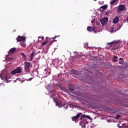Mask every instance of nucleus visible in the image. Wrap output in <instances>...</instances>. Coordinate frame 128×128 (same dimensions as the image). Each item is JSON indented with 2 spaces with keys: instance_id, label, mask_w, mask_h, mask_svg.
Instances as JSON below:
<instances>
[{
  "instance_id": "28",
  "label": "nucleus",
  "mask_w": 128,
  "mask_h": 128,
  "mask_svg": "<svg viewBox=\"0 0 128 128\" xmlns=\"http://www.w3.org/2000/svg\"><path fill=\"white\" fill-rule=\"evenodd\" d=\"M38 38H41V40H44V36H38Z\"/></svg>"
},
{
  "instance_id": "37",
  "label": "nucleus",
  "mask_w": 128,
  "mask_h": 128,
  "mask_svg": "<svg viewBox=\"0 0 128 128\" xmlns=\"http://www.w3.org/2000/svg\"><path fill=\"white\" fill-rule=\"evenodd\" d=\"M50 74V72H49V74Z\"/></svg>"
},
{
  "instance_id": "35",
  "label": "nucleus",
  "mask_w": 128,
  "mask_h": 128,
  "mask_svg": "<svg viewBox=\"0 0 128 128\" xmlns=\"http://www.w3.org/2000/svg\"><path fill=\"white\" fill-rule=\"evenodd\" d=\"M32 78H30V80H32Z\"/></svg>"
},
{
  "instance_id": "8",
  "label": "nucleus",
  "mask_w": 128,
  "mask_h": 128,
  "mask_svg": "<svg viewBox=\"0 0 128 128\" xmlns=\"http://www.w3.org/2000/svg\"><path fill=\"white\" fill-rule=\"evenodd\" d=\"M16 40L17 42H24V41L26 40V37L18 36L16 38Z\"/></svg>"
},
{
  "instance_id": "24",
  "label": "nucleus",
  "mask_w": 128,
  "mask_h": 128,
  "mask_svg": "<svg viewBox=\"0 0 128 128\" xmlns=\"http://www.w3.org/2000/svg\"><path fill=\"white\" fill-rule=\"evenodd\" d=\"M118 57L116 56H114L112 59V62H118Z\"/></svg>"
},
{
  "instance_id": "31",
  "label": "nucleus",
  "mask_w": 128,
  "mask_h": 128,
  "mask_svg": "<svg viewBox=\"0 0 128 128\" xmlns=\"http://www.w3.org/2000/svg\"><path fill=\"white\" fill-rule=\"evenodd\" d=\"M100 12H104V9H103L102 10V9L100 10Z\"/></svg>"
},
{
  "instance_id": "15",
  "label": "nucleus",
  "mask_w": 128,
  "mask_h": 128,
  "mask_svg": "<svg viewBox=\"0 0 128 128\" xmlns=\"http://www.w3.org/2000/svg\"><path fill=\"white\" fill-rule=\"evenodd\" d=\"M68 88L70 90H74V86L72 84H70L68 86Z\"/></svg>"
},
{
  "instance_id": "14",
  "label": "nucleus",
  "mask_w": 128,
  "mask_h": 128,
  "mask_svg": "<svg viewBox=\"0 0 128 128\" xmlns=\"http://www.w3.org/2000/svg\"><path fill=\"white\" fill-rule=\"evenodd\" d=\"M16 52V48H14L10 49L9 54H14V52Z\"/></svg>"
},
{
  "instance_id": "18",
  "label": "nucleus",
  "mask_w": 128,
  "mask_h": 128,
  "mask_svg": "<svg viewBox=\"0 0 128 128\" xmlns=\"http://www.w3.org/2000/svg\"><path fill=\"white\" fill-rule=\"evenodd\" d=\"M58 36H54V37L52 38V39H53L52 42H51L49 44H50V46H51V44H52V42H56V40H56V38H58Z\"/></svg>"
},
{
  "instance_id": "25",
  "label": "nucleus",
  "mask_w": 128,
  "mask_h": 128,
  "mask_svg": "<svg viewBox=\"0 0 128 128\" xmlns=\"http://www.w3.org/2000/svg\"><path fill=\"white\" fill-rule=\"evenodd\" d=\"M46 44H48V41L44 42L42 44L41 46H44Z\"/></svg>"
},
{
  "instance_id": "10",
  "label": "nucleus",
  "mask_w": 128,
  "mask_h": 128,
  "mask_svg": "<svg viewBox=\"0 0 128 128\" xmlns=\"http://www.w3.org/2000/svg\"><path fill=\"white\" fill-rule=\"evenodd\" d=\"M54 102H56V105L58 106V108H62L64 104L62 103V102H58L56 100V99L54 98Z\"/></svg>"
},
{
  "instance_id": "17",
  "label": "nucleus",
  "mask_w": 128,
  "mask_h": 128,
  "mask_svg": "<svg viewBox=\"0 0 128 128\" xmlns=\"http://www.w3.org/2000/svg\"><path fill=\"white\" fill-rule=\"evenodd\" d=\"M114 24H118V17L116 16L113 20Z\"/></svg>"
},
{
  "instance_id": "36",
  "label": "nucleus",
  "mask_w": 128,
  "mask_h": 128,
  "mask_svg": "<svg viewBox=\"0 0 128 128\" xmlns=\"http://www.w3.org/2000/svg\"><path fill=\"white\" fill-rule=\"evenodd\" d=\"M38 42H40V40H38Z\"/></svg>"
},
{
  "instance_id": "16",
  "label": "nucleus",
  "mask_w": 128,
  "mask_h": 128,
  "mask_svg": "<svg viewBox=\"0 0 128 128\" xmlns=\"http://www.w3.org/2000/svg\"><path fill=\"white\" fill-rule=\"evenodd\" d=\"M20 56H22L24 60H26V54H24V53L21 52L20 53Z\"/></svg>"
},
{
  "instance_id": "2",
  "label": "nucleus",
  "mask_w": 128,
  "mask_h": 128,
  "mask_svg": "<svg viewBox=\"0 0 128 128\" xmlns=\"http://www.w3.org/2000/svg\"><path fill=\"white\" fill-rule=\"evenodd\" d=\"M22 72V68L18 67L12 72V74H20Z\"/></svg>"
},
{
  "instance_id": "13",
  "label": "nucleus",
  "mask_w": 128,
  "mask_h": 128,
  "mask_svg": "<svg viewBox=\"0 0 128 128\" xmlns=\"http://www.w3.org/2000/svg\"><path fill=\"white\" fill-rule=\"evenodd\" d=\"M70 73L72 74H78V70H72L70 71Z\"/></svg>"
},
{
  "instance_id": "20",
  "label": "nucleus",
  "mask_w": 128,
  "mask_h": 128,
  "mask_svg": "<svg viewBox=\"0 0 128 128\" xmlns=\"http://www.w3.org/2000/svg\"><path fill=\"white\" fill-rule=\"evenodd\" d=\"M122 24H118L116 27L117 30H120V28H122Z\"/></svg>"
},
{
  "instance_id": "11",
  "label": "nucleus",
  "mask_w": 128,
  "mask_h": 128,
  "mask_svg": "<svg viewBox=\"0 0 128 128\" xmlns=\"http://www.w3.org/2000/svg\"><path fill=\"white\" fill-rule=\"evenodd\" d=\"M87 30L88 32H92V30H94L96 32V27H91V26H88L87 27Z\"/></svg>"
},
{
  "instance_id": "1",
  "label": "nucleus",
  "mask_w": 128,
  "mask_h": 128,
  "mask_svg": "<svg viewBox=\"0 0 128 128\" xmlns=\"http://www.w3.org/2000/svg\"><path fill=\"white\" fill-rule=\"evenodd\" d=\"M108 44L110 46L111 50H118L120 46V41L118 40L113 41L112 42L108 43Z\"/></svg>"
},
{
  "instance_id": "23",
  "label": "nucleus",
  "mask_w": 128,
  "mask_h": 128,
  "mask_svg": "<svg viewBox=\"0 0 128 128\" xmlns=\"http://www.w3.org/2000/svg\"><path fill=\"white\" fill-rule=\"evenodd\" d=\"M102 8V10H106L108 8V5H104L102 6L100 8V10Z\"/></svg>"
},
{
  "instance_id": "21",
  "label": "nucleus",
  "mask_w": 128,
  "mask_h": 128,
  "mask_svg": "<svg viewBox=\"0 0 128 128\" xmlns=\"http://www.w3.org/2000/svg\"><path fill=\"white\" fill-rule=\"evenodd\" d=\"M118 0H112V1H111L110 2L111 6L114 4H116V2H118Z\"/></svg>"
},
{
  "instance_id": "34",
  "label": "nucleus",
  "mask_w": 128,
  "mask_h": 128,
  "mask_svg": "<svg viewBox=\"0 0 128 128\" xmlns=\"http://www.w3.org/2000/svg\"><path fill=\"white\" fill-rule=\"evenodd\" d=\"M126 20L128 22V16L126 18Z\"/></svg>"
},
{
  "instance_id": "33",
  "label": "nucleus",
  "mask_w": 128,
  "mask_h": 128,
  "mask_svg": "<svg viewBox=\"0 0 128 128\" xmlns=\"http://www.w3.org/2000/svg\"><path fill=\"white\" fill-rule=\"evenodd\" d=\"M118 126L120 128H122V126H120V124H118Z\"/></svg>"
},
{
  "instance_id": "30",
  "label": "nucleus",
  "mask_w": 128,
  "mask_h": 128,
  "mask_svg": "<svg viewBox=\"0 0 128 128\" xmlns=\"http://www.w3.org/2000/svg\"><path fill=\"white\" fill-rule=\"evenodd\" d=\"M70 108H74V103L69 104Z\"/></svg>"
},
{
  "instance_id": "27",
  "label": "nucleus",
  "mask_w": 128,
  "mask_h": 128,
  "mask_svg": "<svg viewBox=\"0 0 128 128\" xmlns=\"http://www.w3.org/2000/svg\"><path fill=\"white\" fill-rule=\"evenodd\" d=\"M30 62H32V52L31 53V56H30Z\"/></svg>"
},
{
  "instance_id": "6",
  "label": "nucleus",
  "mask_w": 128,
  "mask_h": 128,
  "mask_svg": "<svg viewBox=\"0 0 128 128\" xmlns=\"http://www.w3.org/2000/svg\"><path fill=\"white\" fill-rule=\"evenodd\" d=\"M108 18H104L100 20V22L102 26H106V24H108Z\"/></svg>"
},
{
  "instance_id": "7",
  "label": "nucleus",
  "mask_w": 128,
  "mask_h": 128,
  "mask_svg": "<svg viewBox=\"0 0 128 128\" xmlns=\"http://www.w3.org/2000/svg\"><path fill=\"white\" fill-rule=\"evenodd\" d=\"M86 118H88V120H90V116H86L85 114H84V115L82 114V116L80 118V120H82V118H84V120H85V122H86V124H88V121H86Z\"/></svg>"
},
{
  "instance_id": "26",
  "label": "nucleus",
  "mask_w": 128,
  "mask_h": 128,
  "mask_svg": "<svg viewBox=\"0 0 128 128\" xmlns=\"http://www.w3.org/2000/svg\"><path fill=\"white\" fill-rule=\"evenodd\" d=\"M110 14V10H108L106 13V16H108Z\"/></svg>"
},
{
  "instance_id": "4",
  "label": "nucleus",
  "mask_w": 128,
  "mask_h": 128,
  "mask_svg": "<svg viewBox=\"0 0 128 128\" xmlns=\"http://www.w3.org/2000/svg\"><path fill=\"white\" fill-rule=\"evenodd\" d=\"M126 10V6L124 4H120L118 6L117 12L120 13V12H124Z\"/></svg>"
},
{
  "instance_id": "29",
  "label": "nucleus",
  "mask_w": 128,
  "mask_h": 128,
  "mask_svg": "<svg viewBox=\"0 0 128 128\" xmlns=\"http://www.w3.org/2000/svg\"><path fill=\"white\" fill-rule=\"evenodd\" d=\"M32 74H35V76H36V74H38V71L37 70L33 71Z\"/></svg>"
},
{
  "instance_id": "19",
  "label": "nucleus",
  "mask_w": 128,
  "mask_h": 128,
  "mask_svg": "<svg viewBox=\"0 0 128 128\" xmlns=\"http://www.w3.org/2000/svg\"><path fill=\"white\" fill-rule=\"evenodd\" d=\"M20 46H22L23 48H25V46H26V42L24 41L21 42H20Z\"/></svg>"
},
{
  "instance_id": "22",
  "label": "nucleus",
  "mask_w": 128,
  "mask_h": 128,
  "mask_svg": "<svg viewBox=\"0 0 128 128\" xmlns=\"http://www.w3.org/2000/svg\"><path fill=\"white\" fill-rule=\"evenodd\" d=\"M119 60H120V61L119 62V64H122L124 62V58H120Z\"/></svg>"
},
{
  "instance_id": "3",
  "label": "nucleus",
  "mask_w": 128,
  "mask_h": 128,
  "mask_svg": "<svg viewBox=\"0 0 128 128\" xmlns=\"http://www.w3.org/2000/svg\"><path fill=\"white\" fill-rule=\"evenodd\" d=\"M0 78H1L2 80H6V82H8V74H0Z\"/></svg>"
},
{
  "instance_id": "9",
  "label": "nucleus",
  "mask_w": 128,
  "mask_h": 128,
  "mask_svg": "<svg viewBox=\"0 0 128 128\" xmlns=\"http://www.w3.org/2000/svg\"><path fill=\"white\" fill-rule=\"evenodd\" d=\"M24 64L25 70H30V68H32V66H30V63L28 62H25Z\"/></svg>"
},
{
  "instance_id": "5",
  "label": "nucleus",
  "mask_w": 128,
  "mask_h": 128,
  "mask_svg": "<svg viewBox=\"0 0 128 128\" xmlns=\"http://www.w3.org/2000/svg\"><path fill=\"white\" fill-rule=\"evenodd\" d=\"M82 116V113H79L76 116H73L72 119L73 122H76L80 116Z\"/></svg>"
},
{
  "instance_id": "12",
  "label": "nucleus",
  "mask_w": 128,
  "mask_h": 128,
  "mask_svg": "<svg viewBox=\"0 0 128 128\" xmlns=\"http://www.w3.org/2000/svg\"><path fill=\"white\" fill-rule=\"evenodd\" d=\"M59 87L62 90H63V92H68V89H66L64 86H60Z\"/></svg>"
},
{
  "instance_id": "32",
  "label": "nucleus",
  "mask_w": 128,
  "mask_h": 128,
  "mask_svg": "<svg viewBox=\"0 0 128 128\" xmlns=\"http://www.w3.org/2000/svg\"><path fill=\"white\" fill-rule=\"evenodd\" d=\"M120 118V114L116 116L117 118Z\"/></svg>"
}]
</instances>
